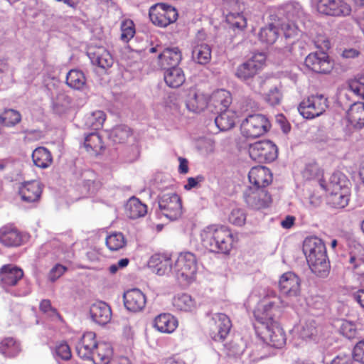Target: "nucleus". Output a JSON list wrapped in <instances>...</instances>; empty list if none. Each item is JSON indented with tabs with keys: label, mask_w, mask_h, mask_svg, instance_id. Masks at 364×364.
I'll return each mask as SVG.
<instances>
[{
	"label": "nucleus",
	"mask_w": 364,
	"mask_h": 364,
	"mask_svg": "<svg viewBox=\"0 0 364 364\" xmlns=\"http://www.w3.org/2000/svg\"><path fill=\"white\" fill-rule=\"evenodd\" d=\"M87 55L92 65L102 69H107L114 63L112 54L104 46L90 44L87 48Z\"/></svg>",
	"instance_id": "obj_16"
},
{
	"label": "nucleus",
	"mask_w": 364,
	"mask_h": 364,
	"mask_svg": "<svg viewBox=\"0 0 364 364\" xmlns=\"http://www.w3.org/2000/svg\"><path fill=\"white\" fill-rule=\"evenodd\" d=\"M278 37L279 29L272 23L262 28L259 33V40L267 45L273 44Z\"/></svg>",
	"instance_id": "obj_42"
},
{
	"label": "nucleus",
	"mask_w": 364,
	"mask_h": 364,
	"mask_svg": "<svg viewBox=\"0 0 364 364\" xmlns=\"http://www.w3.org/2000/svg\"><path fill=\"white\" fill-rule=\"evenodd\" d=\"M173 306L182 311H193L196 309L197 303L195 299L188 294H178L173 299Z\"/></svg>",
	"instance_id": "obj_34"
},
{
	"label": "nucleus",
	"mask_w": 364,
	"mask_h": 364,
	"mask_svg": "<svg viewBox=\"0 0 364 364\" xmlns=\"http://www.w3.org/2000/svg\"><path fill=\"white\" fill-rule=\"evenodd\" d=\"M246 220L245 210L240 208L233 209L229 216V221L235 225L242 226Z\"/></svg>",
	"instance_id": "obj_51"
},
{
	"label": "nucleus",
	"mask_w": 364,
	"mask_h": 364,
	"mask_svg": "<svg viewBox=\"0 0 364 364\" xmlns=\"http://www.w3.org/2000/svg\"><path fill=\"white\" fill-rule=\"evenodd\" d=\"M132 136L130 128L126 125H119L112 129L109 134L110 139L116 144L125 143Z\"/></svg>",
	"instance_id": "obj_41"
},
{
	"label": "nucleus",
	"mask_w": 364,
	"mask_h": 364,
	"mask_svg": "<svg viewBox=\"0 0 364 364\" xmlns=\"http://www.w3.org/2000/svg\"><path fill=\"white\" fill-rule=\"evenodd\" d=\"M320 186L329 193L343 191L344 188H348V183L346 177L341 172L333 173L328 181L325 179H318Z\"/></svg>",
	"instance_id": "obj_25"
},
{
	"label": "nucleus",
	"mask_w": 364,
	"mask_h": 364,
	"mask_svg": "<svg viewBox=\"0 0 364 364\" xmlns=\"http://www.w3.org/2000/svg\"><path fill=\"white\" fill-rule=\"evenodd\" d=\"M220 114L215 117V123L221 131H227L235 125V114L230 110L219 111Z\"/></svg>",
	"instance_id": "obj_38"
},
{
	"label": "nucleus",
	"mask_w": 364,
	"mask_h": 364,
	"mask_svg": "<svg viewBox=\"0 0 364 364\" xmlns=\"http://www.w3.org/2000/svg\"><path fill=\"white\" fill-rule=\"evenodd\" d=\"M243 197L247 205L255 210L268 207L272 201L271 196L265 189L252 186L245 191Z\"/></svg>",
	"instance_id": "obj_15"
},
{
	"label": "nucleus",
	"mask_w": 364,
	"mask_h": 364,
	"mask_svg": "<svg viewBox=\"0 0 364 364\" xmlns=\"http://www.w3.org/2000/svg\"><path fill=\"white\" fill-rule=\"evenodd\" d=\"M267 118L262 114L249 115L241 124V132L247 138H256L264 134L269 129Z\"/></svg>",
	"instance_id": "obj_7"
},
{
	"label": "nucleus",
	"mask_w": 364,
	"mask_h": 364,
	"mask_svg": "<svg viewBox=\"0 0 364 364\" xmlns=\"http://www.w3.org/2000/svg\"><path fill=\"white\" fill-rule=\"evenodd\" d=\"M90 314L93 321L99 325H105L112 318L109 306L103 301H97L90 308Z\"/></svg>",
	"instance_id": "obj_26"
},
{
	"label": "nucleus",
	"mask_w": 364,
	"mask_h": 364,
	"mask_svg": "<svg viewBox=\"0 0 364 364\" xmlns=\"http://www.w3.org/2000/svg\"><path fill=\"white\" fill-rule=\"evenodd\" d=\"M41 193L42 186L38 181L26 182L19 189V195L22 200L28 203L38 201Z\"/></svg>",
	"instance_id": "obj_27"
},
{
	"label": "nucleus",
	"mask_w": 364,
	"mask_h": 364,
	"mask_svg": "<svg viewBox=\"0 0 364 364\" xmlns=\"http://www.w3.org/2000/svg\"><path fill=\"white\" fill-rule=\"evenodd\" d=\"M34 164L41 168L48 167L53 161L50 152L44 147L36 148L32 154Z\"/></svg>",
	"instance_id": "obj_37"
},
{
	"label": "nucleus",
	"mask_w": 364,
	"mask_h": 364,
	"mask_svg": "<svg viewBox=\"0 0 364 364\" xmlns=\"http://www.w3.org/2000/svg\"><path fill=\"white\" fill-rule=\"evenodd\" d=\"M303 252L311 272L318 277H326L330 265L323 241L317 237H306L303 243Z\"/></svg>",
	"instance_id": "obj_2"
},
{
	"label": "nucleus",
	"mask_w": 364,
	"mask_h": 364,
	"mask_svg": "<svg viewBox=\"0 0 364 364\" xmlns=\"http://www.w3.org/2000/svg\"><path fill=\"white\" fill-rule=\"evenodd\" d=\"M159 208L163 215L171 220H175L182 214V204L176 193H166L159 200Z\"/></svg>",
	"instance_id": "obj_12"
},
{
	"label": "nucleus",
	"mask_w": 364,
	"mask_h": 364,
	"mask_svg": "<svg viewBox=\"0 0 364 364\" xmlns=\"http://www.w3.org/2000/svg\"><path fill=\"white\" fill-rule=\"evenodd\" d=\"M302 174L303 177L306 180H311L319 177L321 174V170L317 164H310L306 165Z\"/></svg>",
	"instance_id": "obj_54"
},
{
	"label": "nucleus",
	"mask_w": 364,
	"mask_h": 364,
	"mask_svg": "<svg viewBox=\"0 0 364 364\" xmlns=\"http://www.w3.org/2000/svg\"><path fill=\"white\" fill-rule=\"evenodd\" d=\"M86 79L84 73L78 70H70V87L82 90L85 87Z\"/></svg>",
	"instance_id": "obj_47"
},
{
	"label": "nucleus",
	"mask_w": 364,
	"mask_h": 364,
	"mask_svg": "<svg viewBox=\"0 0 364 364\" xmlns=\"http://www.w3.org/2000/svg\"><path fill=\"white\" fill-rule=\"evenodd\" d=\"M284 305L280 297L272 293L254 311L256 332L264 343L277 348H282L286 343L285 333L275 321L280 316Z\"/></svg>",
	"instance_id": "obj_1"
},
{
	"label": "nucleus",
	"mask_w": 364,
	"mask_h": 364,
	"mask_svg": "<svg viewBox=\"0 0 364 364\" xmlns=\"http://www.w3.org/2000/svg\"><path fill=\"white\" fill-rule=\"evenodd\" d=\"M177 326L176 318L170 314H161L154 319V326L161 333H171Z\"/></svg>",
	"instance_id": "obj_32"
},
{
	"label": "nucleus",
	"mask_w": 364,
	"mask_h": 364,
	"mask_svg": "<svg viewBox=\"0 0 364 364\" xmlns=\"http://www.w3.org/2000/svg\"><path fill=\"white\" fill-rule=\"evenodd\" d=\"M282 99V94L277 87L269 90L265 96V100L271 105L275 106L280 104Z\"/></svg>",
	"instance_id": "obj_53"
},
{
	"label": "nucleus",
	"mask_w": 364,
	"mask_h": 364,
	"mask_svg": "<svg viewBox=\"0 0 364 364\" xmlns=\"http://www.w3.org/2000/svg\"><path fill=\"white\" fill-rule=\"evenodd\" d=\"M208 103L210 104V101L208 95L196 88L189 90L186 100V105L188 110L200 112L207 107Z\"/></svg>",
	"instance_id": "obj_18"
},
{
	"label": "nucleus",
	"mask_w": 364,
	"mask_h": 364,
	"mask_svg": "<svg viewBox=\"0 0 364 364\" xmlns=\"http://www.w3.org/2000/svg\"><path fill=\"white\" fill-rule=\"evenodd\" d=\"M127 241L124 235L119 232H115L106 238V245L111 251H117L126 245Z\"/></svg>",
	"instance_id": "obj_45"
},
{
	"label": "nucleus",
	"mask_w": 364,
	"mask_h": 364,
	"mask_svg": "<svg viewBox=\"0 0 364 364\" xmlns=\"http://www.w3.org/2000/svg\"><path fill=\"white\" fill-rule=\"evenodd\" d=\"M97 342L94 332L85 333L76 345L75 349L79 357L90 360L92 357Z\"/></svg>",
	"instance_id": "obj_19"
},
{
	"label": "nucleus",
	"mask_w": 364,
	"mask_h": 364,
	"mask_svg": "<svg viewBox=\"0 0 364 364\" xmlns=\"http://www.w3.org/2000/svg\"><path fill=\"white\" fill-rule=\"evenodd\" d=\"M360 55V51L353 48L344 49L341 53V56L346 59H353Z\"/></svg>",
	"instance_id": "obj_64"
},
{
	"label": "nucleus",
	"mask_w": 364,
	"mask_h": 364,
	"mask_svg": "<svg viewBox=\"0 0 364 364\" xmlns=\"http://www.w3.org/2000/svg\"><path fill=\"white\" fill-rule=\"evenodd\" d=\"M265 82L266 80L262 77H257L252 80L250 86L255 92L261 93L263 90V87Z\"/></svg>",
	"instance_id": "obj_62"
},
{
	"label": "nucleus",
	"mask_w": 364,
	"mask_h": 364,
	"mask_svg": "<svg viewBox=\"0 0 364 364\" xmlns=\"http://www.w3.org/2000/svg\"><path fill=\"white\" fill-rule=\"evenodd\" d=\"M354 242V250L350 252L349 263L353 265V269H356L364 261V248L355 241Z\"/></svg>",
	"instance_id": "obj_46"
},
{
	"label": "nucleus",
	"mask_w": 364,
	"mask_h": 364,
	"mask_svg": "<svg viewBox=\"0 0 364 364\" xmlns=\"http://www.w3.org/2000/svg\"><path fill=\"white\" fill-rule=\"evenodd\" d=\"M40 309L51 318L60 319V315L52 308L49 300H43L40 304Z\"/></svg>",
	"instance_id": "obj_58"
},
{
	"label": "nucleus",
	"mask_w": 364,
	"mask_h": 364,
	"mask_svg": "<svg viewBox=\"0 0 364 364\" xmlns=\"http://www.w3.org/2000/svg\"><path fill=\"white\" fill-rule=\"evenodd\" d=\"M210 106H213L216 112L228 109L232 102V97L230 92L226 90H218L209 97Z\"/></svg>",
	"instance_id": "obj_31"
},
{
	"label": "nucleus",
	"mask_w": 364,
	"mask_h": 364,
	"mask_svg": "<svg viewBox=\"0 0 364 364\" xmlns=\"http://www.w3.org/2000/svg\"><path fill=\"white\" fill-rule=\"evenodd\" d=\"M248 61L257 65V69L259 70L266 61V55L263 53H257L254 54Z\"/></svg>",
	"instance_id": "obj_61"
},
{
	"label": "nucleus",
	"mask_w": 364,
	"mask_h": 364,
	"mask_svg": "<svg viewBox=\"0 0 364 364\" xmlns=\"http://www.w3.org/2000/svg\"><path fill=\"white\" fill-rule=\"evenodd\" d=\"M317 11L324 16L343 18L350 16L352 9L345 0H319Z\"/></svg>",
	"instance_id": "obj_11"
},
{
	"label": "nucleus",
	"mask_w": 364,
	"mask_h": 364,
	"mask_svg": "<svg viewBox=\"0 0 364 364\" xmlns=\"http://www.w3.org/2000/svg\"><path fill=\"white\" fill-rule=\"evenodd\" d=\"M192 58L193 61L200 65L208 63L211 59L210 47L205 43L195 46L192 50Z\"/></svg>",
	"instance_id": "obj_35"
},
{
	"label": "nucleus",
	"mask_w": 364,
	"mask_h": 364,
	"mask_svg": "<svg viewBox=\"0 0 364 364\" xmlns=\"http://www.w3.org/2000/svg\"><path fill=\"white\" fill-rule=\"evenodd\" d=\"M149 18L152 23L160 27H166L178 18L176 9L166 4L158 3L149 9Z\"/></svg>",
	"instance_id": "obj_9"
},
{
	"label": "nucleus",
	"mask_w": 364,
	"mask_h": 364,
	"mask_svg": "<svg viewBox=\"0 0 364 364\" xmlns=\"http://www.w3.org/2000/svg\"><path fill=\"white\" fill-rule=\"evenodd\" d=\"M55 357L59 363L60 361L68 360V344L66 342L61 343L56 346Z\"/></svg>",
	"instance_id": "obj_55"
},
{
	"label": "nucleus",
	"mask_w": 364,
	"mask_h": 364,
	"mask_svg": "<svg viewBox=\"0 0 364 364\" xmlns=\"http://www.w3.org/2000/svg\"><path fill=\"white\" fill-rule=\"evenodd\" d=\"M26 236L15 227L7 225L0 228V242L6 247H17L22 245Z\"/></svg>",
	"instance_id": "obj_22"
},
{
	"label": "nucleus",
	"mask_w": 364,
	"mask_h": 364,
	"mask_svg": "<svg viewBox=\"0 0 364 364\" xmlns=\"http://www.w3.org/2000/svg\"><path fill=\"white\" fill-rule=\"evenodd\" d=\"M123 299L126 309L133 312L141 311L145 307L146 302L145 295L138 289H132L125 291Z\"/></svg>",
	"instance_id": "obj_20"
},
{
	"label": "nucleus",
	"mask_w": 364,
	"mask_h": 364,
	"mask_svg": "<svg viewBox=\"0 0 364 364\" xmlns=\"http://www.w3.org/2000/svg\"><path fill=\"white\" fill-rule=\"evenodd\" d=\"M248 178L253 188H264L272 181L270 170L264 166H256L251 168Z\"/></svg>",
	"instance_id": "obj_23"
},
{
	"label": "nucleus",
	"mask_w": 364,
	"mask_h": 364,
	"mask_svg": "<svg viewBox=\"0 0 364 364\" xmlns=\"http://www.w3.org/2000/svg\"><path fill=\"white\" fill-rule=\"evenodd\" d=\"M317 333L316 323L314 320H309L301 324L299 335L301 338H311Z\"/></svg>",
	"instance_id": "obj_49"
},
{
	"label": "nucleus",
	"mask_w": 364,
	"mask_h": 364,
	"mask_svg": "<svg viewBox=\"0 0 364 364\" xmlns=\"http://www.w3.org/2000/svg\"><path fill=\"white\" fill-rule=\"evenodd\" d=\"M279 288L283 296L293 301L300 295L301 280L294 272H285L280 277Z\"/></svg>",
	"instance_id": "obj_13"
},
{
	"label": "nucleus",
	"mask_w": 364,
	"mask_h": 364,
	"mask_svg": "<svg viewBox=\"0 0 364 364\" xmlns=\"http://www.w3.org/2000/svg\"><path fill=\"white\" fill-rule=\"evenodd\" d=\"M135 33V30L133 26L132 21H126L122 23L121 26V36L120 38L124 42H128L132 39Z\"/></svg>",
	"instance_id": "obj_52"
},
{
	"label": "nucleus",
	"mask_w": 364,
	"mask_h": 364,
	"mask_svg": "<svg viewBox=\"0 0 364 364\" xmlns=\"http://www.w3.org/2000/svg\"><path fill=\"white\" fill-rule=\"evenodd\" d=\"M328 107L326 97L322 94L312 95L304 99L298 107L304 118L311 119L323 114Z\"/></svg>",
	"instance_id": "obj_5"
},
{
	"label": "nucleus",
	"mask_w": 364,
	"mask_h": 364,
	"mask_svg": "<svg viewBox=\"0 0 364 364\" xmlns=\"http://www.w3.org/2000/svg\"><path fill=\"white\" fill-rule=\"evenodd\" d=\"M80 176L81 181L75 188L76 194L73 196V200H75L95 194L102 187V183L95 172L86 170L81 173Z\"/></svg>",
	"instance_id": "obj_8"
},
{
	"label": "nucleus",
	"mask_w": 364,
	"mask_h": 364,
	"mask_svg": "<svg viewBox=\"0 0 364 364\" xmlns=\"http://www.w3.org/2000/svg\"><path fill=\"white\" fill-rule=\"evenodd\" d=\"M258 71L257 65L247 60L237 68L235 76L242 81H247L250 79L252 80Z\"/></svg>",
	"instance_id": "obj_39"
},
{
	"label": "nucleus",
	"mask_w": 364,
	"mask_h": 364,
	"mask_svg": "<svg viewBox=\"0 0 364 364\" xmlns=\"http://www.w3.org/2000/svg\"><path fill=\"white\" fill-rule=\"evenodd\" d=\"M232 323L229 317L222 313L214 314L209 321L210 335L216 341H223L228 335Z\"/></svg>",
	"instance_id": "obj_14"
},
{
	"label": "nucleus",
	"mask_w": 364,
	"mask_h": 364,
	"mask_svg": "<svg viewBox=\"0 0 364 364\" xmlns=\"http://www.w3.org/2000/svg\"><path fill=\"white\" fill-rule=\"evenodd\" d=\"M353 364H364V339L359 341L354 347L353 350Z\"/></svg>",
	"instance_id": "obj_56"
},
{
	"label": "nucleus",
	"mask_w": 364,
	"mask_h": 364,
	"mask_svg": "<svg viewBox=\"0 0 364 364\" xmlns=\"http://www.w3.org/2000/svg\"><path fill=\"white\" fill-rule=\"evenodd\" d=\"M66 271V267L61 264H56L53 267L50 271L48 277L49 279L52 282L55 281L58 279Z\"/></svg>",
	"instance_id": "obj_59"
},
{
	"label": "nucleus",
	"mask_w": 364,
	"mask_h": 364,
	"mask_svg": "<svg viewBox=\"0 0 364 364\" xmlns=\"http://www.w3.org/2000/svg\"><path fill=\"white\" fill-rule=\"evenodd\" d=\"M306 66L317 73H328L332 68L328 55L325 52H316L309 54L305 58Z\"/></svg>",
	"instance_id": "obj_17"
},
{
	"label": "nucleus",
	"mask_w": 364,
	"mask_h": 364,
	"mask_svg": "<svg viewBox=\"0 0 364 364\" xmlns=\"http://www.w3.org/2000/svg\"><path fill=\"white\" fill-rule=\"evenodd\" d=\"M113 350L111 345L106 342H97L94 353L90 360L95 364H109L112 360Z\"/></svg>",
	"instance_id": "obj_29"
},
{
	"label": "nucleus",
	"mask_w": 364,
	"mask_h": 364,
	"mask_svg": "<svg viewBox=\"0 0 364 364\" xmlns=\"http://www.w3.org/2000/svg\"><path fill=\"white\" fill-rule=\"evenodd\" d=\"M147 213V206L139 198L131 197L125 205V214L130 219L144 217Z\"/></svg>",
	"instance_id": "obj_30"
},
{
	"label": "nucleus",
	"mask_w": 364,
	"mask_h": 364,
	"mask_svg": "<svg viewBox=\"0 0 364 364\" xmlns=\"http://www.w3.org/2000/svg\"><path fill=\"white\" fill-rule=\"evenodd\" d=\"M23 276L21 269L12 264L4 265L0 269L1 285L7 290L8 287L16 285Z\"/></svg>",
	"instance_id": "obj_24"
},
{
	"label": "nucleus",
	"mask_w": 364,
	"mask_h": 364,
	"mask_svg": "<svg viewBox=\"0 0 364 364\" xmlns=\"http://www.w3.org/2000/svg\"><path fill=\"white\" fill-rule=\"evenodd\" d=\"M266 343L257 344L252 353L250 354V359L251 362H257L268 356L267 346Z\"/></svg>",
	"instance_id": "obj_50"
},
{
	"label": "nucleus",
	"mask_w": 364,
	"mask_h": 364,
	"mask_svg": "<svg viewBox=\"0 0 364 364\" xmlns=\"http://www.w3.org/2000/svg\"><path fill=\"white\" fill-rule=\"evenodd\" d=\"M164 80L168 87L177 88L185 82V75L178 66L168 68L164 73Z\"/></svg>",
	"instance_id": "obj_33"
},
{
	"label": "nucleus",
	"mask_w": 364,
	"mask_h": 364,
	"mask_svg": "<svg viewBox=\"0 0 364 364\" xmlns=\"http://www.w3.org/2000/svg\"><path fill=\"white\" fill-rule=\"evenodd\" d=\"M250 157L258 163H269L277 158V147L269 140L258 141L250 144L248 147Z\"/></svg>",
	"instance_id": "obj_6"
},
{
	"label": "nucleus",
	"mask_w": 364,
	"mask_h": 364,
	"mask_svg": "<svg viewBox=\"0 0 364 364\" xmlns=\"http://www.w3.org/2000/svg\"><path fill=\"white\" fill-rule=\"evenodd\" d=\"M21 120V114L16 109H6L3 112L0 113V122L6 127H14Z\"/></svg>",
	"instance_id": "obj_43"
},
{
	"label": "nucleus",
	"mask_w": 364,
	"mask_h": 364,
	"mask_svg": "<svg viewBox=\"0 0 364 364\" xmlns=\"http://www.w3.org/2000/svg\"><path fill=\"white\" fill-rule=\"evenodd\" d=\"M21 351L20 345L13 338H6L0 343V353L6 357H14Z\"/></svg>",
	"instance_id": "obj_40"
},
{
	"label": "nucleus",
	"mask_w": 364,
	"mask_h": 364,
	"mask_svg": "<svg viewBox=\"0 0 364 364\" xmlns=\"http://www.w3.org/2000/svg\"><path fill=\"white\" fill-rule=\"evenodd\" d=\"M340 332L348 338H352L355 335V325L348 321H343L340 326Z\"/></svg>",
	"instance_id": "obj_57"
},
{
	"label": "nucleus",
	"mask_w": 364,
	"mask_h": 364,
	"mask_svg": "<svg viewBox=\"0 0 364 364\" xmlns=\"http://www.w3.org/2000/svg\"><path fill=\"white\" fill-rule=\"evenodd\" d=\"M197 259L191 252L179 255L173 266V276L182 284L187 285L196 279Z\"/></svg>",
	"instance_id": "obj_4"
},
{
	"label": "nucleus",
	"mask_w": 364,
	"mask_h": 364,
	"mask_svg": "<svg viewBox=\"0 0 364 364\" xmlns=\"http://www.w3.org/2000/svg\"><path fill=\"white\" fill-rule=\"evenodd\" d=\"M289 17L299 16L302 13L301 6L299 3H291L286 6Z\"/></svg>",
	"instance_id": "obj_60"
},
{
	"label": "nucleus",
	"mask_w": 364,
	"mask_h": 364,
	"mask_svg": "<svg viewBox=\"0 0 364 364\" xmlns=\"http://www.w3.org/2000/svg\"><path fill=\"white\" fill-rule=\"evenodd\" d=\"M204 180L203 176H198L196 178L190 177L187 180V183L184 186L186 190H191L196 188L200 182Z\"/></svg>",
	"instance_id": "obj_63"
},
{
	"label": "nucleus",
	"mask_w": 364,
	"mask_h": 364,
	"mask_svg": "<svg viewBox=\"0 0 364 364\" xmlns=\"http://www.w3.org/2000/svg\"><path fill=\"white\" fill-rule=\"evenodd\" d=\"M347 119L354 128L362 129L364 127V102H357L351 105L347 112Z\"/></svg>",
	"instance_id": "obj_28"
},
{
	"label": "nucleus",
	"mask_w": 364,
	"mask_h": 364,
	"mask_svg": "<svg viewBox=\"0 0 364 364\" xmlns=\"http://www.w3.org/2000/svg\"><path fill=\"white\" fill-rule=\"evenodd\" d=\"M349 199V188H344L343 191L329 193L328 203L335 208H343L348 204Z\"/></svg>",
	"instance_id": "obj_36"
},
{
	"label": "nucleus",
	"mask_w": 364,
	"mask_h": 364,
	"mask_svg": "<svg viewBox=\"0 0 364 364\" xmlns=\"http://www.w3.org/2000/svg\"><path fill=\"white\" fill-rule=\"evenodd\" d=\"M105 119L106 116L104 112L96 110L87 115L85 125L94 130H97L102 127Z\"/></svg>",
	"instance_id": "obj_44"
},
{
	"label": "nucleus",
	"mask_w": 364,
	"mask_h": 364,
	"mask_svg": "<svg viewBox=\"0 0 364 364\" xmlns=\"http://www.w3.org/2000/svg\"><path fill=\"white\" fill-rule=\"evenodd\" d=\"M79 144L80 148H84L87 153L93 156L100 154L105 148L101 136L96 132L85 133Z\"/></svg>",
	"instance_id": "obj_21"
},
{
	"label": "nucleus",
	"mask_w": 364,
	"mask_h": 364,
	"mask_svg": "<svg viewBox=\"0 0 364 364\" xmlns=\"http://www.w3.org/2000/svg\"><path fill=\"white\" fill-rule=\"evenodd\" d=\"M200 240L203 246L209 251L225 255L229 254L233 242L230 230L218 225H210L203 228Z\"/></svg>",
	"instance_id": "obj_3"
},
{
	"label": "nucleus",
	"mask_w": 364,
	"mask_h": 364,
	"mask_svg": "<svg viewBox=\"0 0 364 364\" xmlns=\"http://www.w3.org/2000/svg\"><path fill=\"white\" fill-rule=\"evenodd\" d=\"M154 272L160 276L171 273L173 274V267H172V262L170 258L162 257L159 262L156 263L154 267Z\"/></svg>",
	"instance_id": "obj_48"
},
{
	"label": "nucleus",
	"mask_w": 364,
	"mask_h": 364,
	"mask_svg": "<svg viewBox=\"0 0 364 364\" xmlns=\"http://www.w3.org/2000/svg\"><path fill=\"white\" fill-rule=\"evenodd\" d=\"M161 47L156 46L145 49L146 53H158L157 60L159 66L164 70L176 67L182 59L181 52L178 47L166 48L163 50Z\"/></svg>",
	"instance_id": "obj_10"
}]
</instances>
